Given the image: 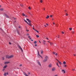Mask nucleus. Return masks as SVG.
<instances>
[{
    "label": "nucleus",
    "mask_w": 76,
    "mask_h": 76,
    "mask_svg": "<svg viewBox=\"0 0 76 76\" xmlns=\"http://www.w3.org/2000/svg\"><path fill=\"white\" fill-rule=\"evenodd\" d=\"M24 20L25 22H26V23L28 24V25H29V26H32V25H31V21H30V20H29L28 22H27V21L25 19H24Z\"/></svg>",
    "instance_id": "obj_1"
},
{
    "label": "nucleus",
    "mask_w": 76,
    "mask_h": 76,
    "mask_svg": "<svg viewBox=\"0 0 76 76\" xmlns=\"http://www.w3.org/2000/svg\"><path fill=\"white\" fill-rule=\"evenodd\" d=\"M48 58V56H46L45 57V59L43 61L44 62H45L47 61V59Z\"/></svg>",
    "instance_id": "obj_2"
},
{
    "label": "nucleus",
    "mask_w": 76,
    "mask_h": 76,
    "mask_svg": "<svg viewBox=\"0 0 76 76\" xmlns=\"http://www.w3.org/2000/svg\"><path fill=\"white\" fill-rule=\"evenodd\" d=\"M18 47L20 48V50H21L22 52H23V50L22 49V48H21V47H20V45H18Z\"/></svg>",
    "instance_id": "obj_3"
},
{
    "label": "nucleus",
    "mask_w": 76,
    "mask_h": 76,
    "mask_svg": "<svg viewBox=\"0 0 76 76\" xmlns=\"http://www.w3.org/2000/svg\"><path fill=\"white\" fill-rule=\"evenodd\" d=\"M37 63L38 64H39V66H41V63H40V62H39V61H37Z\"/></svg>",
    "instance_id": "obj_4"
},
{
    "label": "nucleus",
    "mask_w": 76,
    "mask_h": 76,
    "mask_svg": "<svg viewBox=\"0 0 76 76\" xmlns=\"http://www.w3.org/2000/svg\"><path fill=\"white\" fill-rule=\"evenodd\" d=\"M4 15L5 16V17L7 18H9V16H8V15H6V14H4Z\"/></svg>",
    "instance_id": "obj_5"
},
{
    "label": "nucleus",
    "mask_w": 76,
    "mask_h": 76,
    "mask_svg": "<svg viewBox=\"0 0 76 76\" xmlns=\"http://www.w3.org/2000/svg\"><path fill=\"white\" fill-rule=\"evenodd\" d=\"M9 63H10V61H7V62H5L4 63V64H9Z\"/></svg>",
    "instance_id": "obj_6"
},
{
    "label": "nucleus",
    "mask_w": 76,
    "mask_h": 76,
    "mask_svg": "<svg viewBox=\"0 0 76 76\" xmlns=\"http://www.w3.org/2000/svg\"><path fill=\"white\" fill-rule=\"evenodd\" d=\"M48 67H52V64H50L48 66Z\"/></svg>",
    "instance_id": "obj_7"
},
{
    "label": "nucleus",
    "mask_w": 76,
    "mask_h": 76,
    "mask_svg": "<svg viewBox=\"0 0 76 76\" xmlns=\"http://www.w3.org/2000/svg\"><path fill=\"white\" fill-rule=\"evenodd\" d=\"M52 71H55L56 70V68L55 67H53L52 70Z\"/></svg>",
    "instance_id": "obj_8"
},
{
    "label": "nucleus",
    "mask_w": 76,
    "mask_h": 76,
    "mask_svg": "<svg viewBox=\"0 0 76 76\" xmlns=\"http://www.w3.org/2000/svg\"><path fill=\"white\" fill-rule=\"evenodd\" d=\"M6 58H8V59H9V58H10V56L8 55L6 56Z\"/></svg>",
    "instance_id": "obj_9"
},
{
    "label": "nucleus",
    "mask_w": 76,
    "mask_h": 76,
    "mask_svg": "<svg viewBox=\"0 0 76 76\" xmlns=\"http://www.w3.org/2000/svg\"><path fill=\"white\" fill-rule=\"evenodd\" d=\"M37 52H38V55H39V56H40V57H41L42 58V56H40V55H39V52L38 51V50H37Z\"/></svg>",
    "instance_id": "obj_10"
},
{
    "label": "nucleus",
    "mask_w": 76,
    "mask_h": 76,
    "mask_svg": "<svg viewBox=\"0 0 76 76\" xmlns=\"http://www.w3.org/2000/svg\"><path fill=\"white\" fill-rule=\"evenodd\" d=\"M12 57H13V55H11L10 56V58H12Z\"/></svg>",
    "instance_id": "obj_11"
},
{
    "label": "nucleus",
    "mask_w": 76,
    "mask_h": 76,
    "mask_svg": "<svg viewBox=\"0 0 76 76\" xmlns=\"http://www.w3.org/2000/svg\"><path fill=\"white\" fill-rule=\"evenodd\" d=\"M7 67V65H5V66L4 67H3V69H6Z\"/></svg>",
    "instance_id": "obj_12"
},
{
    "label": "nucleus",
    "mask_w": 76,
    "mask_h": 76,
    "mask_svg": "<svg viewBox=\"0 0 76 76\" xmlns=\"http://www.w3.org/2000/svg\"><path fill=\"white\" fill-rule=\"evenodd\" d=\"M7 74L5 72L4 75V76H7Z\"/></svg>",
    "instance_id": "obj_13"
},
{
    "label": "nucleus",
    "mask_w": 76,
    "mask_h": 76,
    "mask_svg": "<svg viewBox=\"0 0 76 76\" xmlns=\"http://www.w3.org/2000/svg\"><path fill=\"white\" fill-rule=\"evenodd\" d=\"M62 72H64V73H66V72L64 70H62Z\"/></svg>",
    "instance_id": "obj_14"
},
{
    "label": "nucleus",
    "mask_w": 76,
    "mask_h": 76,
    "mask_svg": "<svg viewBox=\"0 0 76 76\" xmlns=\"http://www.w3.org/2000/svg\"><path fill=\"white\" fill-rule=\"evenodd\" d=\"M58 62L59 64H60L61 65L62 64L61 62H60L59 61H58Z\"/></svg>",
    "instance_id": "obj_15"
},
{
    "label": "nucleus",
    "mask_w": 76,
    "mask_h": 76,
    "mask_svg": "<svg viewBox=\"0 0 76 76\" xmlns=\"http://www.w3.org/2000/svg\"><path fill=\"white\" fill-rule=\"evenodd\" d=\"M50 17L49 16V15H47V17H46V19H48V18H49V17Z\"/></svg>",
    "instance_id": "obj_16"
},
{
    "label": "nucleus",
    "mask_w": 76,
    "mask_h": 76,
    "mask_svg": "<svg viewBox=\"0 0 76 76\" xmlns=\"http://www.w3.org/2000/svg\"><path fill=\"white\" fill-rule=\"evenodd\" d=\"M63 64H66V62H65V61H64L63 62Z\"/></svg>",
    "instance_id": "obj_17"
},
{
    "label": "nucleus",
    "mask_w": 76,
    "mask_h": 76,
    "mask_svg": "<svg viewBox=\"0 0 76 76\" xmlns=\"http://www.w3.org/2000/svg\"><path fill=\"white\" fill-rule=\"evenodd\" d=\"M43 44H45V42H46L45 41L43 40Z\"/></svg>",
    "instance_id": "obj_18"
},
{
    "label": "nucleus",
    "mask_w": 76,
    "mask_h": 76,
    "mask_svg": "<svg viewBox=\"0 0 76 76\" xmlns=\"http://www.w3.org/2000/svg\"><path fill=\"white\" fill-rule=\"evenodd\" d=\"M56 65L58 66V67H60V66H59V65H58V62H57V63L56 64Z\"/></svg>",
    "instance_id": "obj_19"
},
{
    "label": "nucleus",
    "mask_w": 76,
    "mask_h": 76,
    "mask_svg": "<svg viewBox=\"0 0 76 76\" xmlns=\"http://www.w3.org/2000/svg\"><path fill=\"white\" fill-rule=\"evenodd\" d=\"M36 37H37V38H39V37L38 35H36Z\"/></svg>",
    "instance_id": "obj_20"
},
{
    "label": "nucleus",
    "mask_w": 76,
    "mask_h": 76,
    "mask_svg": "<svg viewBox=\"0 0 76 76\" xmlns=\"http://www.w3.org/2000/svg\"><path fill=\"white\" fill-rule=\"evenodd\" d=\"M17 32L18 34V35H20V34H19V31H17Z\"/></svg>",
    "instance_id": "obj_21"
},
{
    "label": "nucleus",
    "mask_w": 76,
    "mask_h": 76,
    "mask_svg": "<svg viewBox=\"0 0 76 76\" xmlns=\"http://www.w3.org/2000/svg\"><path fill=\"white\" fill-rule=\"evenodd\" d=\"M22 15L23 16H25V14L23 13H22Z\"/></svg>",
    "instance_id": "obj_22"
},
{
    "label": "nucleus",
    "mask_w": 76,
    "mask_h": 76,
    "mask_svg": "<svg viewBox=\"0 0 76 76\" xmlns=\"http://www.w3.org/2000/svg\"><path fill=\"white\" fill-rule=\"evenodd\" d=\"M50 45H53V43L52 42H50Z\"/></svg>",
    "instance_id": "obj_23"
},
{
    "label": "nucleus",
    "mask_w": 76,
    "mask_h": 76,
    "mask_svg": "<svg viewBox=\"0 0 76 76\" xmlns=\"http://www.w3.org/2000/svg\"><path fill=\"white\" fill-rule=\"evenodd\" d=\"M35 31H36L37 32V33H38L39 32V31H37V30H35Z\"/></svg>",
    "instance_id": "obj_24"
},
{
    "label": "nucleus",
    "mask_w": 76,
    "mask_h": 76,
    "mask_svg": "<svg viewBox=\"0 0 76 76\" xmlns=\"http://www.w3.org/2000/svg\"><path fill=\"white\" fill-rule=\"evenodd\" d=\"M34 44H37V41H35L34 42Z\"/></svg>",
    "instance_id": "obj_25"
},
{
    "label": "nucleus",
    "mask_w": 76,
    "mask_h": 76,
    "mask_svg": "<svg viewBox=\"0 0 76 76\" xmlns=\"http://www.w3.org/2000/svg\"><path fill=\"white\" fill-rule=\"evenodd\" d=\"M69 29L70 31H71V30H72V28H69Z\"/></svg>",
    "instance_id": "obj_26"
},
{
    "label": "nucleus",
    "mask_w": 76,
    "mask_h": 76,
    "mask_svg": "<svg viewBox=\"0 0 76 76\" xmlns=\"http://www.w3.org/2000/svg\"><path fill=\"white\" fill-rule=\"evenodd\" d=\"M2 60H4V57H2Z\"/></svg>",
    "instance_id": "obj_27"
},
{
    "label": "nucleus",
    "mask_w": 76,
    "mask_h": 76,
    "mask_svg": "<svg viewBox=\"0 0 76 76\" xmlns=\"http://www.w3.org/2000/svg\"><path fill=\"white\" fill-rule=\"evenodd\" d=\"M41 54H43V51H41Z\"/></svg>",
    "instance_id": "obj_28"
},
{
    "label": "nucleus",
    "mask_w": 76,
    "mask_h": 76,
    "mask_svg": "<svg viewBox=\"0 0 76 76\" xmlns=\"http://www.w3.org/2000/svg\"><path fill=\"white\" fill-rule=\"evenodd\" d=\"M26 20L28 22L29 20L28 19H26Z\"/></svg>",
    "instance_id": "obj_29"
},
{
    "label": "nucleus",
    "mask_w": 76,
    "mask_h": 76,
    "mask_svg": "<svg viewBox=\"0 0 76 76\" xmlns=\"http://www.w3.org/2000/svg\"><path fill=\"white\" fill-rule=\"evenodd\" d=\"M40 3H42V0H40Z\"/></svg>",
    "instance_id": "obj_30"
},
{
    "label": "nucleus",
    "mask_w": 76,
    "mask_h": 76,
    "mask_svg": "<svg viewBox=\"0 0 76 76\" xmlns=\"http://www.w3.org/2000/svg\"><path fill=\"white\" fill-rule=\"evenodd\" d=\"M53 54H56V52H53Z\"/></svg>",
    "instance_id": "obj_31"
},
{
    "label": "nucleus",
    "mask_w": 76,
    "mask_h": 76,
    "mask_svg": "<svg viewBox=\"0 0 76 76\" xmlns=\"http://www.w3.org/2000/svg\"><path fill=\"white\" fill-rule=\"evenodd\" d=\"M61 32H62V34H64V32L63 31H62Z\"/></svg>",
    "instance_id": "obj_32"
},
{
    "label": "nucleus",
    "mask_w": 76,
    "mask_h": 76,
    "mask_svg": "<svg viewBox=\"0 0 76 76\" xmlns=\"http://www.w3.org/2000/svg\"><path fill=\"white\" fill-rule=\"evenodd\" d=\"M53 15H51L50 16V18H52V16H53Z\"/></svg>",
    "instance_id": "obj_33"
},
{
    "label": "nucleus",
    "mask_w": 76,
    "mask_h": 76,
    "mask_svg": "<svg viewBox=\"0 0 76 76\" xmlns=\"http://www.w3.org/2000/svg\"><path fill=\"white\" fill-rule=\"evenodd\" d=\"M58 54H57V53H56V54H55V55L56 56H57Z\"/></svg>",
    "instance_id": "obj_34"
},
{
    "label": "nucleus",
    "mask_w": 76,
    "mask_h": 76,
    "mask_svg": "<svg viewBox=\"0 0 76 76\" xmlns=\"http://www.w3.org/2000/svg\"><path fill=\"white\" fill-rule=\"evenodd\" d=\"M72 34H74V31H72Z\"/></svg>",
    "instance_id": "obj_35"
},
{
    "label": "nucleus",
    "mask_w": 76,
    "mask_h": 76,
    "mask_svg": "<svg viewBox=\"0 0 76 76\" xmlns=\"http://www.w3.org/2000/svg\"><path fill=\"white\" fill-rule=\"evenodd\" d=\"M34 46H35V47H37V44H35V45H34Z\"/></svg>",
    "instance_id": "obj_36"
},
{
    "label": "nucleus",
    "mask_w": 76,
    "mask_h": 76,
    "mask_svg": "<svg viewBox=\"0 0 76 76\" xmlns=\"http://www.w3.org/2000/svg\"><path fill=\"white\" fill-rule=\"evenodd\" d=\"M28 9H29L30 10H31V7H28Z\"/></svg>",
    "instance_id": "obj_37"
},
{
    "label": "nucleus",
    "mask_w": 76,
    "mask_h": 76,
    "mask_svg": "<svg viewBox=\"0 0 76 76\" xmlns=\"http://www.w3.org/2000/svg\"><path fill=\"white\" fill-rule=\"evenodd\" d=\"M22 66V64H20V65H19V66H20V67H21Z\"/></svg>",
    "instance_id": "obj_38"
},
{
    "label": "nucleus",
    "mask_w": 76,
    "mask_h": 76,
    "mask_svg": "<svg viewBox=\"0 0 76 76\" xmlns=\"http://www.w3.org/2000/svg\"><path fill=\"white\" fill-rule=\"evenodd\" d=\"M29 34L28 33L27 34V35L28 36V35H29Z\"/></svg>",
    "instance_id": "obj_39"
},
{
    "label": "nucleus",
    "mask_w": 76,
    "mask_h": 76,
    "mask_svg": "<svg viewBox=\"0 0 76 76\" xmlns=\"http://www.w3.org/2000/svg\"><path fill=\"white\" fill-rule=\"evenodd\" d=\"M20 6L22 7V6H23V5H22V4H20Z\"/></svg>",
    "instance_id": "obj_40"
},
{
    "label": "nucleus",
    "mask_w": 76,
    "mask_h": 76,
    "mask_svg": "<svg viewBox=\"0 0 76 76\" xmlns=\"http://www.w3.org/2000/svg\"><path fill=\"white\" fill-rule=\"evenodd\" d=\"M67 13H66V16H68V14H67Z\"/></svg>",
    "instance_id": "obj_41"
},
{
    "label": "nucleus",
    "mask_w": 76,
    "mask_h": 76,
    "mask_svg": "<svg viewBox=\"0 0 76 76\" xmlns=\"http://www.w3.org/2000/svg\"><path fill=\"white\" fill-rule=\"evenodd\" d=\"M25 16V17H28V16L26 15H25V16Z\"/></svg>",
    "instance_id": "obj_42"
},
{
    "label": "nucleus",
    "mask_w": 76,
    "mask_h": 76,
    "mask_svg": "<svg viewBox=\"0 0 76 76\" xmlns=\"http://www.w3.org/2000/svg\"><path fill=\"white\" fill-rule=\"evenodd\" d=\"M33 29H34V31H35V28H34L33 27Z\"/></svg>",
    "instance_id": "obj_43"
},
{
    "label": "nucleus",
    "mask_w": 76,
    "mask_h": 76,
    "mask_svg": "<svg viewBox=\"0 0 76 76\" xmlns=\"http://www.w3.org/2000/svg\"><path fill=\"white\" fill-rule=\"evenodd\" d=\"M28 75H30V72H28Z\"/></svg>",
    "instance_id": "obj_44"
},
{
    "label": "nucleus",
    "mask_w": 76,
    "mask_h": 76,
    "mask_svg": "<svg viewBox=\"0 0 76 76\" xmlns=\"http://www.w3.org/2000/svg\"><path fill=\"white\" fill-rule=\"evenodd\" d=\"M64 66H65V67H66V65H64Z\"/></svg>",
    "instance_id": "obj_45"
},
{
    "label": "nucleus",
    "mask_w": 76,
    "mask_h": 76,
    "mask_svg": "<svg viewBox=\"0 0 76 76\" xmlns=\"http://www.w3.org/2000/svg\"><path fill=\"white\" fill-rule=\"evenodd\" d=\"M1 10H3V9H0Z\"/></svg>",
    "instance_id": "obj_46"
},
{
    "label": "nucleus",
    "mask_w": 76,
    "mask_h": 76,
    "mask_svg": "<svg viewBox=\"0 0 76 76\" xmlns=\"http://www.w3.org/2000/svg\"><path fill=\"white\" fill-rule=\"evenodd\" d=\"M9 44L10 45H11V43L10 42H9Z\"/></svg>",
    "instance_id": "obj_47"
},
{
    "label": "nucleus",
    "mask_w": 76,
    "mask_h": 76,
    "mask_svg": "<svg viewBox=\"0 0 76 76\" xmlns=\"http://www.w3.org/2000/svg\"><path fill=\"white\" fill-rule=\"evenodd\" d=\"M48 42H49V43H50V42L49 41H48Z\"/></svg>",
    "instance_id": "obj_48"
},
{
    "label": "nucleus",
    "mask_w": 76,
    "mask_h": 76,
    "mask_svg": "<svg viewBox=\"0 0 76 76\" xmlns=\"http://www.w3.org/2000/svg\"><path fill=\"white\" fill-rule=\"evenodd\" d=\"M56 60H57V61H58V60H57V59H56Z\"/></svg>",
    "instance_id": "obj_49"
},
{
    "label": "nucleus",
    "mask_w": 76,
    "mask_h": 76,
    "mask_svg": "<svg viewBox=\"0 0 76 76\" xmlns=\"http://www.w3.org/2000/svg\"><path fill=\"white\" fill-rule=\"evenodd\" d=\"M53 24H54V25H55V23H53Z\"/></svg>",
    "instance_id": "obj_50"
},
{
    "label": "nucleus",
    "mask_w": 76,
    "mask_h": 76,
    "mask_svg": "<svg viewBox=\"0 0 76 76\" xmlns=\"http://www.w3.org/2000/svg\"><path fill=\"white\" fill-rule=\"evenodd\" d=\"M46 25H47L48 26V23H46Z\"/></svg>",
    "instance_id": "obj_51"
},
{
    "label": "nucleus",
    "mask_w": 76,
    "mask_h": 76,
    "mask_svg": "<svg viewBox=\"0 0 76 76\" xmlns=\"http://www.w3.org/2000/svg\"><path fill=\"white\" fill-rule=\"evenodd\" d=\"M26 31L28 32V31H29V30H26Z\"/></svg>",
    "instance_id": "obj_52"
},
{
    "label": "nucleus",
    "mask_w": 76,
    "mask_h": 76,
    "mask_svg": "<svg viewBox=\"0 0 76 76\" xmlns=\"http://www.w3.org/2000/svg\"><path fill=\"white\" fill-rule=\"evenodd\" d=\"M7 75H9V74L8 73V72H7Z\"/></svg>",
    "instance_id": "obj_53"
},
{
    "label": "nucleus",
    "mask_w": 76,
    "mask_h": 76,
    "mask_svg": "<svg viewBox=\"0 0 76 76\" xmlns=\"http://www.w3.org/2000/svg\"><path fill=\"white\" fill-rule=\"evenodd\" d=\"M46 39H48V40L49 39H48V38H47Z\"/></svg>",
    "instance_id": "obj_54"
},
{
    "label": "nucleus",
    "mask_w": 76,
    "mask_h": 76,
    "mask_svg": "<svg viewBox=\"0 0 76 76\" xmlns=\"http://www.w3.org/2000/svg\"><path fill=\"white\" fill-rule=\"evenodd\" d=\"M44 26H45V27H47V26H45V25H44Z\"/></svg>",
    "instance_id": "obj_55"
},
{
    "label": "nucleus",
    "mask_w": 76,
    "mask_h": 76,
    "mask_svg": "<svg viewBox=\"0 0 76 76\" xmlns=\"http://www.w3.org/2000/svg\"><path fill=\"white\" fill-rule=\"evenodd\" d=\"M19 28H20V26H19Z\"/></svg>",
    "instance_id": "obj_56"
},
{
    "label": "nucleus",
    "mask_w": 76,
    "mask_h": 76,
    "mask_svg": "<svg viewBox=\"0 0 76 76\" xmlns=\"http://www.w3.org/2000/svg\"><path fill=\"white\" fill-rule=\"evenodd\" d=\"M31 41H33V39H32L31 40Z\"/></svg>",
    "instance_id": "obj_57"
},
{
    "label": "nucleus",
    "mask_w": 76,
    "mask_h": 76,
    "mask_svg": "<svg viewBox=\"0 0 76 76\" xmlns=\"http://www.w3.org/2000/svg\"><path fill=\"white\" fill-rule=\"evenodd\" d=\"M29 39H31V38H29Z\"/></svg>",
    "instance_id": "obj_58"
},
{
    "label": "nucleus",
    "mask_w": 76,
    "mask_h": 76,
    "mask_svg": "<svg viewBox=\"0 0 76 76\" xmlns=\"http://www.w3.org/2000/svg\"><path fill=\"white\" fill-rule=\"evenodd\" d=\"M5 69H3V71H4V70Z\"/></svg>",
    "instance_id": "obj_59"
},
{
    "label": "nucleus",
    "mask_w": 76,
    "mask_h": 76,
    "mask_svg": "<svg viewBox=\"0 0 76 76\" xmlns=\"http://www.w3.org/2000/svg\"><path fill=\"white\" fill-rule=\"evenodd\" d=\"M74 56H76V55H75V54H74Z\"/></svg>",
    "instance_id": "obj_60"
},
{
    "label": "nucleus",
    "mask_w": 76,
    "mask_h": 76,
    "mask_svg": "<svg viewBox=\"0 0 76 76\" xmlns=\"http://www.w3.org/2000/svg\"><path fill=\"white\" fill-rule=\"evenodd\" d=\"M28 38H30V36H28Z\"/></svg>",
    "instance_id": "obj_61"
},
{
    "label": "nucleus",
    "mask_w": 76,
    "mask_h": 76,
    "mask_svg": "<svg viewBox=\"0 0 76 76\" xmlns=\"http://www.w3.org/2000/svg\"><path fill=\"white\" fill-rule=\"evenodd\" d=\"M72 70L73 71L75 70V69H72Z\"/></svg>",
    "instance_id": "obj_62"
},
{
    "label": "nucleus",
    "mask_w": 76,
    "mask_h": 76,
    "mask_svg": "<svg viewBox=\"0 0 76 76\" xmlns=\"http://www.w3.org/2000/svg\"><path fill=\"white\" fill-rule=\"evenodd\" d=\"M28 13H29L30 15L31 14V13H30V12H28Z\"/></svg>",
    "instance_id": "obj_63"
},
{
    "label": "nucleus",
    "mask_w": 76,
    "mask_h": 76,
    "mask_svg": "<svg viewBox=\"0 0 76 76\" xmlns=\"http://www.w3.org/2000/svg\"><path fill=\"white\" fill-rule=\"evenodd\" d=\"M1 66H2V64H1Z\"/></svg>",
    "instance_id": "obj_64"
}]
</instances>
